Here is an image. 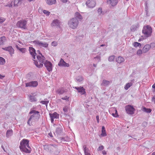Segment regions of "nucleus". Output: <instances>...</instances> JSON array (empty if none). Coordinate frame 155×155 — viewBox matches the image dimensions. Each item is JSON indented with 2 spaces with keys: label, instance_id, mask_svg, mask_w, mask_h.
<instances>
[{
  "label": "nucleus",
  "instance_id": "obj_1",
  "mask_svg": "<svg viewBox=\"0 0 155 155\" xmlns=\"http://www.w3.org/2000/svg\"><path fill=\"white\" fill-rule=\"evenodd\" d=\"M29 140L25 139H23L20 142L19 148L21 150L28 153H31L30 147L29 146Z\"/></svg>",
  "mask_w": 155,
  "mask_h": 155
},
{
  "label": "nucleus",
  "instance_id": "obj_2",
  "mask_svg": "<svg viewBox=\"0 0 155 155\" xmlns=\"http://www.w3.org/2000/svg\"><path fill=\"white\" fill-rule=\"evenodd\" d=\"M29 114H33L30 117L27 121V124L29 126L32 124V122L35 121L36 120H38L40 116L39 111L35 110H32L31 111Z\"/></svg>",
  "mask_w": 155,
  "mask_h": 155
},
{
  "label": "nucleus",
  "instance_id": "obj_3",
  "mask_svg": "<svg viewBox=\"0 0 155 155\" xmlns=\"http://www.w3.org/2000/svg\"><path fill=\"white\" fill-rule=\"evenodd\" d=\"M39 54L41 55H40L37 56L38 61H35L33 59L34 61V64L38 68H42L43 66V64L44 63L45 59V57L41 53Z\"/></svg>",
  "mask_w": 155,
  "mask_h": 155
},
{
  "label": "nucleus",
  "instance_id": "obj_4",
  "mask_svg": "<svg viewBox=\"0 0 155 155\" xmlns=\"http://www.w3.org/2000/svg\"><path fill=\"white\" fill-rule=\"evenodd\" d=\"M79 24L78 20L76 18L70 19L68 22L69 27L72 29H75L78 26Z\"/></svg>",
  "mask_w": 155,
  "mask_h": 155
},
{
  "label": "nucleus",
  "instance_id": "obj_5",
  "mask_svg": "<svg viewBox=\"0 0 155 155\" xmlns=\"http://www.w3.org/2000/svg\"><path fill=\"white\" fill-rule=\"evenodd\" d=\"M142 33L147 37H148L151 35L152 33V29L149 25L143 27L142 31Z\"/></svg>",
  "mask_w": 155,
  "mask_h": 155
},
{
  "label": "nucleus",
  "instance_id": "obj_6",
  "mask_svg": "<svg viewBox=\"0 0 155 155\" xmlns=\"http://www.w3.org/2000/svg\"><path fill=\"white\" fill-rule=\"evenodd\" d=\"M33 42V43L40 47H44L45 48L48 47V44L46 42H42L38 40H35Z\"/></svg>",
  "mask_w": 155,
  "mask_h": 155
},
{
  "label": "nucleus",
  "instance_id": "obj_7",
  "mask_svg": "<svg viewBox=\"0 0 155 155\" xmlns=\"http://www.w3.org/2000/svg\"><path fill=\"white\" fill-rule=\"evenodd\" d=\"M27 23L25 20H21L17 22L16 25L18 28L25 29L27 28Z\"/></svg>",
  "mask_w": 155,
  "mask_h": 155
},
{
  "label": "nucleus",
  "instance_id": "obj_8",
  "mask_svg": "<svg viewBox=\"0 0 155 155\" xmlns=\"http://www.w3.org/2000/svg\"><path fill=\"white\" fill-rule=\"evenodd\" d=\"M125 109L126 113L132 115L134 114L135 109L133 106L130 105L126 106Z\"/></svg>",
  "mask_w": 155,
  "mask_h": 155
},
{
  "label": "nucleus",
  "instance_id": "obj_9",
  "mask_svg": "<svg viewBox=\"0 0 155 155\" xmlns=\"http://www.w3.org/2000/svg\"><path fill=\"white\" fill-rule=\"evenodd\" d=\"M44 64L48 71L49 72L52 71V64L51 62L45 59Z\"/></svg>",
  "mask_w": 155,
  "mask_h": 155
},
{
  "label": "nucleus",
  "instance_id": "obj_10",
  "mask_svg": "<svg viewBox=\"0 0 155 155\" xmlns=\"http://www.w3.org/2000/svg\"><path fill=\"white\" fill-rule=\"evenodd\" d=\"M96 2L94 0H88L86 2V5L89 8H93L96 5Z\"/></svg>",
  "mask_w": 155,
  "mask_h": 155
},
{
  "label": "nucleus",
  "instance_id": "obj_11",
  "mask_svg": "<svg viewBox=\"0 0 155 155\" xmlns=\"http://www.w3.org/2000/svg\"><path fill=\"white\" fill-rule=\"evenodd\" d=\"M74 88L77 90L79 93H80L81 95L85 94H86L85 90L83 87L81 86L79 87H75Z\"/></svg>",
  "mask_w": 155,
  "mask_h": 155
},
{
  "label": "nucleus",
  "instance_id": "obj_12",
  "mask_svg": "<svg viewBox=\"0 0 155 155\" xmlns=\"http://www.w3.org/2000/svg\"><path fill=\"white\" fill-rule=\"evenodd\" d=\"M38 85V83L37 81H31L25 84L26 87H37Z\"/></svg>",
  "mask_w": 155,
  "mask_h": 155
},
{
  "label": "nucleus",
  "instance_id": "obj_13",
  "mask_svg": "<svg viewBox=\"0 0 155 155\" xmlns=\"http://www.w3.org/2000/svg\"><path fill=\"white\" fill-rule=\"evenodd\" d=\"M29 51L30 53L33 58V59H35V56L36 54L35 49L32 47H30L29 48Z\"/></svg>",
  "mask_w": 155,
  "mask_h": 155
},
{
  "label": "nucleus",
  "instance_id": "obj_14",
  "mask_svg": "<svg viewBox=\"0 0 155 155\" xmlns=\"http://www.w3.org/2000/svg\"><path fill=\"white\" fill-rule=\"evenodd\" d=\"M2 49L4 50L8 51L9 53L11 55H12L14 53V49L12 46H8L5 48H2Z\"/></svg>",
  "mask_w": 155,
  "mask_h": 155
},
{
  "label": "nucleus",
  "instance_id": "obj_15",
  "mask_svg": "<svg viewBox=\"0 0 155 155\" xmlns=\"http://www.w3.org/2000/svg\"><path fill=\"white\" fill-rule=\"evenodd\" d=\"M58 65L60 66H64L68 67L69 66V64L66 63L64 60L61 58L58 63Z\"/></svg>",
  "mask_w": 155,
  "mask_h": 155
},
{
  "label": "nucleus",
  "instance_id": "obj_16",
  "mask_svg": "<svg viewBox=\"0 0 155 155\" xmlns=\"http://www.w3.org/2000/svg\"><path fill=\"white\" fill-rule=\"evenodd\" d=\"M117 0H107V3L112 6H115L118 3Z\"/></svg>",
  "mask_w": 155,
  "mask_h": 155
},
{
  "label": "nucleus",
  "instance_id": "obj_17",
  "mask_svg": "<svg viewBox=\"0 0 155 155\" xmlns=\"http://www.w3.org/2000/svg\"><path fill=\"white\" fill-rule=\"evenodd\" d=\"M57 146L55 144H49L48 145H45L44 146L45 148V149H47L48 150H51V149L53 150V148H56Z\"/></svg>",
  "mask_w": 155,
  "mask_h": 155
},
{
  "label": "nucleus",
  "instance_id": "obj_18",
  "mask_svg": "<svg viewBox=\"0 0 155 155\" xmlns=\"http://www.w3.org/2000/svg\"><path fill=\"white\" fill-rule=\"evenodd\" d=\"M151 47L150 45H145L142 49L143 51V53H146L148 52L150 50Z\"/></svg>",
  "mask_w": 155,
  "mask_h": 155
},
{
  "label": "nucleus",
  "instance_id": "obj_19",
  "mask_svg": "<svg viewBox=\"0 0 155 155\" xmlns=\"http://www.w3.org/2000/svg\"><path fill=\"white\" fill-rule=\"evenodd\" d=\"M51 25L52 26H56L58 27H59L60 26V22L58 20H54L51 23Z\"/></svg>",
  "mask_w": 155,
  "mask_h": 155
},
{
  "label": "nucleus",
  "instance_id": "obj_20",
  "mask_svg": "<svg viewBox=\"0 0 155 155\" xmlns=\"http://www.w3.org/2000/svg\"><path fill=\"white\" fill-rule=\"evenodd\" d=\"M29 100L31 102H35L37 101V99L34 96L29 94L28 96Z\"/></svg>",
  "mask_w": 155,
  "mask_h": 155
},
{
  "label": "nucleus",
  "instance_id": "obj_21",
  "mask_svg": "<svg viewBox=\"0 0 155 155\" xmlns=\"http://www.w3.org/2000/svg\"><path fill=\"white\" fill-rule=\"evenodd\" d=\"M111 83L110 81L105 80H104L101 85V86L105 87L108 86Z\"/></svg>",
  "mask_w": 155,
  "mask_h": 155
},
{
  "label": "nucleus",
  "instance_id": "obj_22",
  "mask_svg": "<svg viewBox=\"0 0 155 155\" xmlns=\"http://www.w3.org/2000/svg\"><path fill=\"white\" fill-rule=\"evenodd\" d=\"M62 128L61 126L57 127L56 129L55 133L57 134H61L62 132Z\"/></svg>",
  "mask_w": 155,
  "mask_h": 155
},
{
  "label": "nucleus",
  "instance_id": "obj_23",
  "mask_svg": "<svg viewBox=\"0 0 155 155\" xmlns=\"http://www.w3.org/2000/svg\"><path fill=\"white\" fill-rule=\"evenodd\" d=\"M66 89H64L62 88H60L57 90V92L59 94H62L64 93L67 92Z\"/></svg>",
  "mask_w": 155,
  "mask_h": 155
},
{
  "label": "nucleus",
  "instance_id": "obj_24",
  "mask_svg": "<svg viewBox=\"0 0 155 155\" xmlns=\"http://www.w3.org/2000/svg\"><path fill=\"white\" fill-rule=\"evenodd\" d=\"M74 16L75 17L74 18H78L79 20L80 21H81L83 18V17L81 15L80 13L78 12H76L75 13Z\"/></svg>",
  "mask_w": 155,
  "mask_h": 155
},
{
  "label": "nucleus",
  "instance_id": "obj_25",
  "mask_svg": "<svg viewBox=\"0 0 155 155\" xmlns=\"http://www.w3.org/2000/svg\"><path fill=\"white\" fill-rule=\"evenodd\" d=\"M124 58L121 56H119L116 59V61L118 63L120 64L124 61Z\"/></svg>",
  "mask_w": 155,
  "mask_h": 155
},
{
  "label": "nucleus",
  "instance_id": "obj_26",
  "mask_svg": "<svg viewBox=\"0 0 155 155\" xmlns=\"http://www.w3.org/2000/svg\"><path fill=\"white\" fill-rule=\"evenodd\" d=\"M24 0H14V6H18L21 5L22 1Z\"/></svg>",
  "mask_w": 155,
  "mask_h": 155
},
{
  "label": "nucleus",
  "instance_id": "obj_27",
  "mask_svg": "<svg viewBox=\"0 0 155 155\" xmlns=\"http://www.w3.org/2000/svg\"><path fill=\"white\" fill-rule=\"evenodd\" d=\"M139 27L138 24H136L132 25L130 27V30L131 31L134 32L136 30L137 28Z\"/></svg>",
  "mask_w": 155,
  "mask_h": 155
},
{
  "label": "nucleus",
  "instance_id": "obj_28",
  "mask_svg": "<svg viewBox=\"0 0 155 155\" xmlns=\"http://www.w3.org/2000/svg\"><path fill=\"white\" fill-rule=\"evenodd\" d=\"M6 41V38L3 36L0 38V45H3Z\"/></svg>",
  "mask_w": 155,
  "mask_h": 155
},
{
  "label": "nucleus",
  "instance_id": "obj_29",
  "mask_svg": "<svg viewBox=\"0 0 155 155\" xmlns=\"http://www.w3.org/2000/svg\"><path fill=\"white\" fill-rule=\"evenodd\" d=\"M13 134V130L11 129L8 130L6 134V136L7 137L9 138Z\"/></svg>",
  "mask_w": 155,
  "mask_h": 155
},
{
  "label": "nucleus",
  "instance_id": "obj_30",
  "mask_svg": "<svg viewBox=\"0 0 155 155\" xmlns=\"http://www.w3.org/2000/svg\"><path fill=\"white\" fill-rule=\"evenodd\" d=\"M50 117L54 118H57L59 117L58 114L56 112H54L53 114H49Z\"/></svg>",
  "mask_w": 155,
  "mask_h": 155
},
{
  "label": "nucleus",
  "instance_id": "obj_31",
  "mask_svg": "<svg viewBox=\"0 0 155 155\" xmlns=\"http://www.w3.org/2000/svg\"><path fill=\"white\" fill-rule=\"evenodd\" d=\"M47 4L48 5H52L54 4L56 2V0H46Z\"/></svg>",
  "mask_w": 155,
  "mask_h": 155
},
{
  "label": "nucleus",
  "instance_id": "obj_32",
  "mask_svg": "<svg viewBox=\"0 0 155 155\" xmlns=\"http://www.w3.org/2000/svg\"><path fill=\"white\" fill-rule=\"evenodd\" d=\"M102 137H105L107 136L105 128L104 126H103L102 128V133L101 134Z\"/></svg>",
  "mask_w": 155,
  "mask_h": 155
},
{
  "label": "nucleus",
  "instance_id": "obj_33",
  "mask_svg": "<svg viewBox=\"0 0 155 155\" xmlns=\"http://www.w3.org/2000/svg\"><path fill=\"white\" fill-rule=\"evenodd\" d=\"M40 103L42 104L45 105L47 106L49 103V101L47 99H45L44 101H40Z\"/></svg>",
  "mask_w": 155,
  "mask_h": 155
},
{
  "label": "nucleus",
  "instance_id": "obj_34",
  "mask_svg": "<svg viewBox=\"0 0 155 155\" xmlns=\"http://www.w3.org/2000/svg\"><path fill=\"white\" fill-rule=\"evenodd\" d=\"M132 84L133 83L131 82L127 84L124 87V89L126 90L128 89L132 85Z\"/></svg>",
  "mask_w": 155,
  "mask_h": 155
},
{
  "label": "nucleus",
  "instance_id": "obj_35",
  "mask_svg": "<svg viewBox=\"0 0 155 155\" xmlns=\"http://www.w3.org/2000/svg\"><path fill=\"white\" fill-rule=\"evenodd\" d=\"M114 111H115V113H112V116L115 117H118V115L117 114V110L115 108H113Z\"/></svg>",
  "mask_w": 155,
  "mask_h": 155
},
{
  "label": "nucleus",
  "instance_id": "obj_36",
  "mask_svg": "<svg viewBox=\"0 0 155 155\" xmlns=\"http://www.w3.org/2000/svg\"><path fill=\"white\" fill-rule=\"evenodd\" d=\"M84 151L85 155H91L89 153V150L87 149L86 147L84 148Z\"/></svg>",
  "mask_w": 155,
  "mask_h": 155
},
{
  "label": "nucleus",
  "instance_id": "obj_37",
  "mask_svg": "<svg viewBox=\"0 0 155 155\" xmlns=\"http://www.w3.org/2000/svg\"><path fill=\"white\" fill-rule=\"evenodd\" d=\"M97 11L99 15H104V12L102 11V8H99Z\"/></svg>",
  "mask_w": 155,
  "mask_h": 155
},
{
  "label": "nucleus",
  "instance_id": "obj_38",
  "mask_svg": "<svg viewBox=\"0 0 155 155\" xmlns=\"http://www.w3.org/2000/svg\"><path fill=\"white\" fill-rule=\"evenodd\" d=\"M143 110L147 113H150L151 111V109L150 108H147L144 107L143 108Z\"/></svg>",
  "mask_w": 155,
  "mask_h": 155
},
{
  "label": "nucleus",
  "instance_id": "obj_39",
  "mask_svg": "<svg viewBox=\"0 0 155 155\" xmlns=\"http://www.w3.org/2000/svg\"><path fill=\"white\" fill-rule=\"evenodd\" d=\"M5 63V59L2 57H0V64L3 65Z\"/></svg>",
  "mask_w": 155,
  "mask_h": 155
},
{
  "label": "nucleus",
  "instance_id": "obj_40",
  "mask_svg": "<svg viewBox=\"0 0 155 155\" xmlns=\"http://www.w3.org/2000/svg\"><path fill=\"white\" fill-rule=\"evenodd\" d=\"M76 80L77 81L80 82L83 80V78L81 76H78L76 78Z\"/></svg>",
  "mask_w": 155,
  "mask_h": 155
},
{
  "label": "nucleus",
  "instance_id": "obj_41",
  "mask_svg": "<svg viewBox=\"0 0 155 155\" xmlns=\"http://www.w3.org/2000/svg\"><path fill=\"white\" fill-rule=\"evenodd\" d=\"M115 56L114 55H112L109 57L108 58V60L109 61H114V59Z\"/></svg>",
  "mask_w": 155,
  "mask_h": 155
},
{
  "label": "nucleus",
  "instance_id": "obj_42",
  "mask_svg": "<svg viewBox=\"0 0 155 155\" xmlns=\"http://www.w3.org/2000/svg\"><path fill=\"white\" fill-rule=\"evenodd\" d=\"M134 46V47H140L141 46V44L137 42H135L133 43Z\"/></svg>",
  "mask_w": 155,
  "mask_h": 155
},
{
  "label": "nucleus",
  "instance_id": "obj_43",
  "mask_svg": "<svg viewBox=\"0 0 155 155\" xmlns=\"http://www.w3.org/2000/svg\"><path fill=\"white\" fill-rule=\"evenodd\" d=\"M143 53V50L140 49H139L137 50V55H140Z\"/></svg>",
  "mask_w": 155,
  "mask_h": 155
},
{
  "label": "nucleus",
  "instance_id": "obj_44",
  "mask_svg": "<svg viewBox=\"0 0 155 155\" xmlns=\"http://www.w3.org/2000/svg\"><path fill=\"white\" fill-rule=\"evenodd\" d=\"M43 12L44 14H45L48 16H49L50 14V12L45 10H44Z\"/></svg>",
  "mask_w": 155,
  "mask_h": 155
},
{
  "label": "nucleus",
  "instance_id": "obj_45",
  "mask_svg": "<svg viewBox=\"0 0 155 155\" xmlns=\"http://www.w3.org/2000/svg\"><path fill=\"white\" fill-rule=\"evenodd\" d=\"M68 106H65L63 108V111L65 113H67L68 112Z\"/></svg>",
  "mask_w": 155,
  "mask_h": 155
},
{
  "label": "nucleus",
  "instance_id": "obj_46",
  "mask_svg": "<svg viewBox=\"0 0 155 155\" xmlns=\"http://www.w3.org/2000/svg\"><path fill=\"white\" fill-rule=\"evenodd\" d=\"M51 45L53 46H56L58 45L57 42L56 41H54L52 42Z\"/></svg>",
  "mask_w": 155,
  "mask_h": 155
},
{
  "label": "nucleus",
  "instance_id": "obj_47",
  "mask_svg": "<svg viewBox=\"0 0 155 155\" xmlns=\"http://www.w3.org/2000/svg\"><path fill=\"white\" fill-rule=\"evenodd\" d=\"M19 50L22 53H24L26 51V49L25 48H20L19 49Z\"/></svg>",
  "mask_w": 155,
  "mask_h": 155
},
{
  "label": "nucleus",
  "instance_id": "obj_48",
  "mask_svg": "<svg viewBox=\"0 0 155 155\" xmlns=\"http://www.w3.org/2000/svg\"><path fill=\"white\" fill-rule=\"evenodd\" d=\"M60 139L61 140V142L67 141V139L64 137H60Z\"/></svg>",
  "mask_w": 155,
  "mask_h": 155
},
{
  "label": "nucleus",
  "instance_id": "obj_49",
  "mask_svg": "<svg viewBox=\"0 0 155 155\" xmlns=\"http://www.w3.org/2000/svg\"><path fill=\"white\" fill-rule=\"evenodd\" d=\"M5 20V19L3 18L0 17V23H2L4 22Z\"/></svg>",
  "mask_w": 155,
  "mask_h": 155
},
{
  "label": "nucleus",
  "instance_id": "obj_50",
  "mask_svg": "<svg viewBox=\"0 0 155 155\" xmlns=\"http://www.w3.org/2000/svg\"><path fill=\"white\" fill-rule=\"evenodd\" d=\"M104 148V147L103 146H100L97 149L98 150H103Z\"/></svg>",
  "mask_w": 155,
  "mask_h": 155
},
{
  "label": "nucleus",
  "instance_id": "obj_51",
  "mask_svg": "<svg viewBox=\"0 0 155 155\" xmlns=\"http://www.w3.org/2000/svg\"><path fill=\"white\" fill-rule=\"evenodd\" d=\"M69 97L67 96H65L64 97H62L61 99L63 100L68 101Z\"/></svg>",
  "mask_w": 155,
  "mask_h": 155
},
{
  "label": "nucleus",
  "instance_id": "obj_52",
  "mask_svg": "<svg viewBox=\"0 0 155 155\" xmlns=\"http://www.w3.org/2000/svg\"><path fill=\"white\" fill-rule=\"evenodd\" d=\"M94 58L97 59L98 60V62L100 61L101 60V57L100 56H97L95 57H94Z\"/></svg>",
  "mask_w": 155,
  "mask_h": 155
},
{
  "label": "nucleus",
  "instance_id": "obj_53",
  "mask_svg": "<svg viewBox=\"0 0 155 155\" xmlns=\"http://www.w3.org/2000/svg\"><path fill=\"white\" fill-rule=\"evenodd\" d=\"M60 152V150H55L54 152L55 154L57 155Z\"/></svg>",
  "mask_w": 155,
  "mask_h": 155
},
{
  "label": "nucleus",
  "instance_id": "obj_54",
  "mask_svg": "<svg viewBox=\"0 0 155 155\" xmlns=\"http://www.w3.org/2000/svg\"><path fill=\"white\" fill-rule=\"evenodd\" d=\"M150 46L151 47V48H155V43H151L150 45Z\"/></svg>",
  "mask_w": 155,
  "mask_h": 155
},
{
  "label": "nucleus",
  "instance_id": "obj_55",
  "mask_svg": "<svg viewBox=\"0 0 155 155\" xmlns=\"http://www.w3.org/2000/svg\"><path fill=\"white\" fill-rule=\"evenodd\" d=\"M152 101L155 103V95L153 96L152 99Z\"/></svg>",
  "mask_w": 155,
  "mask_h": 155
},
{
  "label": "nucleus",
  "instance_id": "obj_56",
  "mask_svg": "<svg viewBox=\"0 0 155 155\" xmlns=\"http://www.w3.org/2000/svg\"><path fill=\"white\" fill-rule=\"evenodd\" d=\"M96 119L97 120V123H99V116L98 115H97L96 116Z\"/></svg>",
  "mask_w": 155,
  "mask_h": 155
},
{
  "label": "nucleus",
  "instance_id": "obj_57",
  "mask_svg": "<svg viewBox=\"0 0 155 155\" xmlns=\"http://www.w3.org/2000/svg\"><path fill=\"white\" fill-rule=\"evenodd\" d=\"M102 153L103 154V155H105L106 154H107L106 151L104 150H103L102 151Z\"/></svg>",
  "mask_w": 155,
  "mask_h": 155
},
{
  "label": "nucleus",
  "instance_id": "obj_58",
  "mask_svg": "<svg viewBox=\"0 0 155 155\" xmlns=\"http://www.w3.org/2000/svg\"><path fill=\"white\" fill-rule=\"evenodd\" d=\"M5 77L4 76L1 75L0 74V79H2L4 78Z\"/></svg>",
  "mask_w": 155,
  "mask_h": 155
},
{
  "label": "nucleus",
  "instance_id": "obj_59",
  "mask_svg": "<svg viewBox=\"0 0 155 155\" xmlns=\"http://www.w3.org/2000/svg\"><path fill=\"white\" fill-rule=\"evenodd\" d=\"M48 135L51 137H53V136L51 133L50 132L48 134Z\"/></svg>",
  "mask_w": 155,
  "mask_h": 155
},
{
  "label": "nucleus",
  "instance_id": "obj_60",
  "mask_svg": "<svg viewBox=\"0 0 155 155\" xmlns=\"http://www.w3.org/2000/svg\"><path fill=\"white\" fill-rule=\"evenodd\" d=\"M54 118H51V121L52 123H53L54 121Z\"/></svg>",
  "mask_w": 155,
  "mask_h": 155
},
{
  "label": "nucleus",
  "instance_id": "obj_61",
  "mask_svg": "<svg viewBox=\"0 0 155 155\" xmlns=\"http://www.w3.org/2000/svg\"><path fill=\"white\" fill-rule=\"evenodd\" d=\"M61 0L62 2L65 3L67 2L68 0Z\"/></svg>",
  "mask_w": 155,
  "mask_h": 155
},
{
  "label": "nucleus",
  "instance_id": "obj_62",
  "mask_svg": "<svg viewBox=\"0 0 155 155\" xmlns=\"http://www.w3.org/2000/svg\"><path fill=\"white\" fill-rule=\"evenodd\" d=\"M16 47L18 50H19V49H20V48L19 47L18 45H16Z\"/></svg>",
  "mask_w": 155,
  "mask_h": 155
},
{
  "label": "nucleus",
  "instance_id": "obj_63",
  "mask_svg": "<svg viewBox=\"0 0 155 155\" xmlns=\"http://www.w3.org/2000/svg\"><path fill=\"white\" fill-rule=\"evenodd\" d=\"M152 88L155 89V83L153 85Z\"/></svg>",
  "mask_w": 155,
  "mask_h": 155
},
{
  "label": "nucleus",
  "instance_id": "obj_64",
  "mask_svg": "<svg viewBox=\"0 0 155 155\" xmlns=\"http://www.w3.org/2000/svg\"><path fill=\"white\" fill-rule=\"evenodd\" d=\"M1 147H2V148L3 149V150L5 151V148L4 147V146H2Z\"/></svg>",
  "mask_w": 155,
  "mask_h": 155
}]
</instances>
